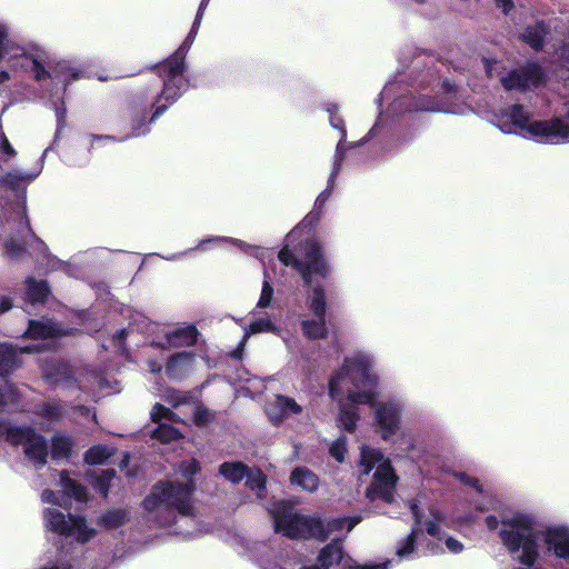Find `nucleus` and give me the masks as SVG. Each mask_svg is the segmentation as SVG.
<instances>
[{"mask_svg": "<svg viewBox=\"0 0 569 569\" xmlns=\"http://www.w3.org/2000/svg\"><path fill=\"white\" fill-rule=\"evenodd\" d=\"M342 159H343V156H342V153H340V146L338 144L336 157H335L333 169H332V172L328 180V188L326 190H323L322 192H320V194L317 197V199L315 201L313 208L320 212L331 194V190L329 188H331V186L335 183V179L340 170Z\"/></svg>", "mask_w": 569, "mask_h": 569, "instance_id": "32", "label": "nucleus"}, {"mask_svg": "<svg viewBox=\"0 0 569 569\" xmlns=\"http://www.w3.org/2000/svg\"><path fill=\"white\" fill-rule=\"evenodd\" d=\"M422 533L421 528L412 527L410 533L400 541V546L397 549V556L400 558L406 557L413 552L418 537Z\"/></svg>", "mask_w": 569, "mask_h": 569, "instance_id": "43", "label": "nucleus"}, {"mask_svg": "<svg viewBox=\"0 0 569 569\" xmlns=\"http://www.w3.org/2000/svg\"><path fill=\"white\" fill-rule=\"evenodd\" d=\"M74 441L70 436L56 432L51 437L50 455L52 460L69 459L72 456Z\"/></svg>", "mask_w": 569, "mask_h": 569, "instance_id": "23", "label": "nucleus"}, {"mask_svg": "<svg viewBox=\"0 0 569 569\" xmlns=\"http://www.w3.org/2000/svg\"><path fill=\"white\" fill-rule=\"evenodd\" d=\"M117 472L114 469L102 470L99 476L96 477L93 488L103 497L107 498L111 487V481L116 478Z\"/></svg>", "mask_w": 569, "mask_h": 569, "instance_id": "41", "label": "nucleus"}, {"mask_svg": "<svg viewBox=\"0 0 569 569\" xmlns=\"http://www.w3.org/2000/svg\"><path fill=\"white\" fill-rule=\"evenodd\" d=\"M129 521V512L124 508H112L104 511L97 519V525L107 530H114Z\"/></svg>", "mask_w": 569, "mask_h": 569, "instance_id": "24", "label": "nucleus"}, {"mask_svg": "<svg viewBox=\"0 0 569 569\" xmlns=\"http://www.w3.org/2000/svg\"><path fill=\"white\" fill-rule=\"evenodd\" d=\"M11 41L9 39L8 29L0 23V61L9 53L11 50L10 46Z\"/></svg>", "mask_w": 569, "mask_h": 569, "instance_id": "51", "label": "nucleus"}, {"mask_svg": "<svg viewBox=\"0 0 569 569\" xmlns=\"http://www.w3.org/2000/svg\"><path fill=\"white\" fill-rule=\"evenodd\" d=\"M151 436L162 443H169L183 437L178 428L169 423H159L158 427L152 431Z\"/></svg>", "mask_w": 569, "mask_h": 569, "instance_id": "36", "label": "nucleus"}, {"mask_svg": "<svg viewBox=\"0 0 569 569\" xmlns=\"http://www.w3.org/2000/svg\"><path fill=\"white\" fill-rule=\"evenodd\" d=\"M398 477L391 465L390 459H386L377 466L372 476V482L366 489V498L370 501L381 499L386 503L393 501V489Z\"/></svg>", "mask_w": 569, "mask_h": 569, "instance_id": "9", "label": "nucleus"}, {"mask_svg": "<svg viewBox=\"0 0 569 569\" xmlns=\"http://www.w3.org/2000/svg\"><path fill=\"white\" fill-rule=\"evenodd\" d=\"M375 419L383 440L390 439L400 429V411L393 403H380L377 407Z\"/></svg>", "mask_w": 569, "mask_h": 569, "instance_id": "13", "label": "nucleus"}, {"mask_svg": "<svg viewBox=\"0 0 569 569\" xmlns=\"http://www.w3.org/2000/svg\"><path fill=\"white\" fill-rule=\"evenodd\" d=\"M42 501L52 503V505H60L58 501L57 493L53 490L46 489L42 491L41 495Z\"/></svg>", "mask_w": 569, "mask_h": 569, "instance_id": "59", "label": "nucleus"}, {"mask_svg": "<svg viewBox=\"0 0 569 569\" xmlns=\"http://www.w3.org/2000/svg\"><path fill=\"white\" fill-rule=\"evenodd\" d=\"M329 453L332 458H335L339 463L345 461V457L347 453V438L346 436H340L337 438L329 448Z\"/></svg>", "mask_w": 569, "mask_h": 569, "instance_id": "46", "label": "nucleus"}, {"mask_svg": "<svg viewBox=\"0 0 569 569\" xmlns=\"http://www.w3.org/2000/svg\"><path fill=\"white\" fill-rule=\"evenodd\" d=\"M23 452L36 467H44L49 455L47 439L36 431V436L31 437V440L26 443Z\"/></svg>", "mask_w": 569, "mask_h": 569, "instance_id": "17", "label": "nucleus"}, {"mask_svg": "<svg viewBox=\"0 0 569 569\" xmlns=\"http://www.w3.org/2000/svg\"><path fill=\"white\" fill-rule=\"evenodd\" d=\"M276 406L280 411L281 419L290 415H299L302 412V408L293 398L287 396H278Z\"/></svg>", "mask_w": 569, "mask_h": 569, "instance_id": "42", "label": "nucleus"}, {"mask_svg": "<svg viewBox=\"0 0 569 569\" xmlns=\"http://www.w3.org/2000/svg\"><path fill=\"white\" fill-rule=\"evenodd\" d=\"M350 569H388V562L375 565H357Z\"/></svg>", "mask_w": 569, "mask_h": 569, "instance_id": "63", "label": "nucleus"}, {"mask_svg": "<svg viewBox=\"0 0 569 569\" xmlns=\"http://www.w3.org/2000/svg\"><path fill=\"white\" fill-rule=\"evenodd\" d=\"M21 366V359L12 345L0 343V377L12 375Z\"/></svg>", "mask_w": 569, "mask_h": 569, "instance_id": "20", "label": "nucleus"}, {"mask_svg": "<svg viewBox=\"0 0 569 569\" xmlns=\"http://www.w3.org/2000/svg\"><path fill=\"white\" fill-rule=\"evenodd\" d=\"M190 44L184 41L179 46V48L168 58L163 59L159 63H163L171 71L174 72H184L186 71V56L190 49Z\"/></svg>", "mask_w": 569, "mask_h": 569, "instance_id": "34", "label": "nucleus"}, {"mask_svg": "<svg viewBox=\"0 0 569 569\" xmlns=\"http://www.w3.org/2000/svg\"><path fill=\"white\" fill-rule=\"evenodd\" d=\"M110 457L107 447L102 445H94L90 447L83 456V461L89 466L103 465Z\"/></svg>", "mask_w": 569, "mask_h": 569, "instance_id": "39", "label": "nucleus"}, {"mask_svg": "<svg viewBox=\"0 0 569 569\" xmlns=\"http://www.w3.org/2000/svg\"><path fill=\"white\" fill-rule=\"evenodd\" d=\"M44 378L53 385H61L67 388L77 385V378L71 366L66 361H52L44 368Z\"/></svg>", "mask_w": 569, "mask_h": 569, "instance_id": "15", "label": "nucleus"}, {"mask_svg": "<svg viewBox=\"0 0 569 569\" xmlns=\"http://www.w3.org/2000/svg\"><path fill=\"white\" fill-rule=\"evenodd\" d=\"M158 79L152 80L142 90H150L152 103L150 107V121L159 119L189 88V80L184 72H174L163 63H154L149 68Z\"/></svg>", "mask_w": 569, "mask_h": 569, "instance_id": "3", "label": "nucleus"}, {"mask_svg": "<svg viewBox=\"0 0 569 569\" xmlns=\"http://www.w3.org/2000/svg\"><path fill=\"white\" fill-rule=\"evenodd\" d=\"M4 253L10 258L14 260H19L24 256L27 250V242L22 238H14L10 237L8 238L3 243Z\"/></svg>", "mask_w": 569, "mask_h": 569, "instance_id": "38", "label": "nucleus"}, {"mask_svg": "<svg viewBox=\"0 0 569 569\" xmlns=\"http://www.w3.org/2000/svg\"><path fill=\"white\" fill-rule=\"evenodd\" d=\"M150 90H142L138 93L132 94L126 106L124 117L130 127V133L119 141H124L129 138H138L146 136L150 132V124L154 121H150L148 97Z\"/></svg>", "mask_w": 569, "mask_h": 569, "instance_id": "8", "label": "nucleus"}, {"mask_svg": "<svg viewBox=\"0 0 569 569\" xmlns=\"http://www.w3.org/2000/svg\"><path fill=\"white\" fill-rule=\"evenodd\" d=\"M330 124L332 128L339 130L341 132V139H346L347 137V129L345 124V120L339 114H333L330 117Z\"/></svg>", "mask_w": 569, "mask_h": 569, "instance_id": "55", "label": "nucleus"}, {"mask_svg": "<svg viewBox=\"0 0 569 569\" xmlns=\"http://www.w3.org/2000/svg\"><path fill=\"white\" fill-rule=\"evenodd\" d=\"M426 531L431 537H438L440 533V526L436 521H427L426 523Z\"/></svg>", "mask_w": 569, "mask_h": 569, "instance_id": "62", "label": "nucleus"}, {"mask_svg": "<svg viewBox=\"0 0 569 569\" xmlns=\"http://www.w3.org/2000/svg\"><path fill=\"white\" fill-rule=\"evenodd\" d=\"M485 522L489 530H496L499 526V520L493 515L487 516Z\"/></svg>", "mask_w": 569, "mask_h": 569, "instance_id": "64", "label": "nucleus"}, {"mask_svg": "<svg viewBox=\"0 0 569 569\" xmlns=\"http://www.w3.org/2000/svg\"><path fill=\"white\" fill-rule=\"evenodd\" d=\"M51 69V79L61 82L64 87L82 77V71L72 66L68 60H60L54 64H49Z\"/></svg>", "mask_w": 569, "mask_h": 569, "instance_id": "19", "label": "nucleus"}, {"mask_svg": "<svg viewBox=\"0 0 569 569\" xmlns=\"http://www.w3.org/2000/svg\"><path fill=\"white\" fill-rule=\"evenodd\" d=\"M200 462L192 458L188 461H182L180 466V472L183 478H186L184 483H193L196 486L194 476L200 472Z\"/></svg>", "mask_w": 569, "mask_h": 569, "instance_id": "45", "label": "nucleus"}, {"mask_svg": "<svg viewBox=\"0 0 569 569\" xmlns=\"http://www.w3.org/2000/svg\"><path fill=\"white\" fill-rule=\"evenodd\" d=\"M303 539L316 538L323 542L329 538V530L320 518L305 517Z\"/></svg>", "mask_w": 569, "mask_h": 569, "instance_id": "30", "label": "nucleus"}, {"mask_svg": "<svg viewBox=\"0 0 569 569\" xmlns=\"http://www.w3.org/2000/svg\"><path fill=\"white\" fill-rule=\"evenodd\" d=\"M247 485L252 490H264L266 489V476L259 471L257 476L248 478Z\"/></svg>", "mask_w": 569, "mask_h": 569, "instance_id": "52", "label": "nucleus"}, {"mask_svg": "<svg viewBox=\"0 0 569 569\" xmlns=\"http://www.w3.org/2000/svg\"><path fill=\"white\" fill-rule=\"evenodd\" d=\"M43 525L48 531L80 545L88 543L97 536V530L88 526L84 516L64 513L56 508L43 510Z\"/></svg>", "mask_w": 569, "mask_h": 569, "instance_id": "6", "label": "nucleus"}, {"mask_svg": "<svg viewBox=\"0 0 569 569\" xmlns=\"http://www.w3.org/2000/svg\"><path fill=\"white\" fill-rule=\"evenodd\" d=\"M497 8H500L502 12L508 16L515 8L513 0H493Z\"/></svg>", "mask_w": 569, "mask_h": 569, "instance_id": "58", "label": "nucleus"}, {"mask_svg": "<svg viewBox=\"0 0 569 569\" xmlns=\"http://www.w3.org/2000/svg\"><path fill=\"white\" fill-rule=\"evenodd\" d=\"M151 420L161 423V420L177 421V413L170 408L157 402L151 410Z\"/></svg>", "mask_w": 569, "mask_h": 569, "instance_id": "44", "label": "nucleus"}, {"mask_svg": "<svg viewBox=\"0 0 569 569\" xmlns=\"http://www.w3.org/2000/svg\"><path fill=\"white\" fill-rule=\"evenodd\" d=\"M459 479L463 485L473 488L477 492L481 493L483 491L482 485L478 478L468 476L467 473H460Z\"/></svg>", "mask_w": 569, "mask_h": 569, "instance_id": "53", "label": "nucleus"}, {"mask_svg": "<svg viewBox=\"0 0 569 569\" xmlns=\"http://www.w3.org/2000/svg\"><path fill=\"white\" fill-rule=\"evenodd\" d=\"M199 331L196 326L190 325L182 328H177L166 335L167 343L170 347H190L194 346L198 341Z\"/></svg>", "mask_w": 569, "mask_h": 569, "instance_id": "18", "label": "nucleus"}, {"mask_svg": "<svg viewBox=\"0 0 569 569\" xmlns=\"http://www.w3.org/2000/svg\"><path fill=\"white\" fill-rule=\"evenodd\" d=\"M274 528L290 539H298L303 536L305 516L292 511L286 503L278 506L273 512Z\"/></svg>", "mask_w": 569, "mask_h": 569, "instance_id": "11", "label": "nucleus"}, {"mask_svg": "<svg viewBox=\"0 0 569 569\" xmlns=\"http://www.w3.org/2000/svg\"><path fill=\"white\" fill-rule=\"evenodd\" d=\"M8 62L13 69L19 67L24 71L31 70L33 79L38 82L51 79V69L46 68L44 61L40 54L22 52L21 54L11 56Z\"/></svg>", "mask_w": 569, "mask_h": 569, "instance_id": "14", "label": "nucleus"}, {"mask_svg": "<svg viewBox=\"0 0 569 569\" xmlns=\"http://www.w3.org/2000/svg\"><path fill=\"white\" fill-rule=\"evenodd\" d=\"M22 336L24 338L38 340L53 338L57 336V332L53 326L43 323L39 320L30 319L28 322V328Z\"/></svg>", "mask_w": 569, "mask_h": 569, "instance_id": "31", "label": "nucleus"}, {"mask_svg": "<svg viewBox=\"0 0 569 569\" xmlns=\"http://www.w3.org/2000/svg\"><path fill=\"white\" fill-rule=\"evenodd\" d=\"M346 523V518H336V519H332L331 521L328 522V530H329V533L331 531H338V530H342L343 529V526Z\"/></svg>", "mask_w": 569, "mask_h": 569, "instance_id": "60", "label": "nucleus"}, {"mask_svg": "<svg viewBox=\"0 0 569 569\" xmlns=\"http://www.w3.org/2000/svg\"><path fill=\"white\" fill-rule=\"evenodd\" d=\"M386 459L381 450L368 446L361 447L360 466L363 467L365 475H369L376 465L378 466Z\"/></svg>", "mask_w": 569, "mask_h": 569, "instance_id": "35", "label": "nucleus"}, {"mask_svg": "<svg viewBox=\"0 0 569 569\" xmlns=\"http://www.w3.org/2000/svg\"><path fill=\"white\" fill-rule=\"evenodd\" d=\"M302 248V257L299 259L288 246H284L278 253L279 261L283 266L295 269L307 287L311 286L315 277L329 278L332 268L326 257L323 246L315 239H307Z\"/></svg>", "mask_w": 569, "mask_h": 569, "instance_id": "4", "label": "nucleus"}, {"mask_svg": "<svg viewBox=\"0 0 569 569\" xmlns=\"http://www.w3.org/2000/svg\"><path fill=\"white\" fill-rule=\"evenodd\" d=\"M545 80V72L537 62H528L523 67L510 70L501 78V84L507 91L525 92L530 86L539 87Z\"/></svg>", "mask_w": 569, "mask_h": 569, "instance_id": "10", "label": "nucleus"}, {"mask_svg": "<svg viewBox=\"0 0 569 569\" xmlns=\"http://www.w3.org/2000/svg\"><path fill=\"white\" fill-rule=\"evenodd\" d=\"M342 557V545L339 540L335 539L319 551L317 560L323 569H329L333 565H339Z\"/></svg>", "mask_w": 569, "mask_h": 569, "instance_id": "25", "label": "nucleus"}, {"mask_svg": "<svg viewBox=\"0 0 569 569\" xmlns=\"http://www.w3.org/2000/svg\"><path fill=\"white\" fill-rule=\"evenodd\" d=\"M506 117L512 126L526 130L532 137L545 138L551 142L569 140V123L561 118L529 122L530 114L520 103L511 104L506 112Z\"/></svg>", "mask_w": 569, "mask_h": 569, "instance_id": "5", "label": "nucleus"}, {"mask_svg": "<svg viewBox=\"0 0 569 569\" xmlns=\"http://www.w3.org/2000/svg\"><path fill=\"white\" fill-rule=\"evenodd\" d=\"M547 551L557 558L569 562V528L566 526H551L542 531Z\"/></svg>", "mask_w": 569, "mask_h": 569, "instance_id": "12", "label": "nucleus"}, {"mask_svg": "<svg viewBox=\"0 0 569 569\" xmlns=\"http://www.w3.org/2000/svg\"><path fill=\"white\" fill-rule=\"evenodd\" d=\"M249 329L251 333L272 332L276 330V326L269 319H258L250 323Z\"/></svg>", "mask_w": 569, "mask_h": 569, "instance_id": "47", "label": "nucleus"}, {"mask_svg": "<svg viewBox=\"0 0 569 569\" xmlns=\"http://www.w3.org/2000/svg\"><path fill=\"white\" fill-rule=\"evenodd\" d=\"M219 473L232 483H239L244 477H249V467L241 462H223L219 466Z\"/></svg>", "mask_w": 569, "mask_h": 569, "instance_id": "29", "label": "nucleus"}, {"mask_svg": "<svg viewBox=\"0 0 569 569\" xmlns=\"http://www.w3.org/2000/svg\"><path fill=\"white\" fill-rule=\"evenodd\" d=\"M60 486L68 497H72L79 502H87L88 493L86 486L70 478L68 470L60 471Z\"/></svg>", "mask_w": 569, "mask_h": 569, "instance_id": "27", "label": "nucleus"}, {"mask_svg": "<svg viewBox=\"0 0 569 569\" xmlns=\"http://www.w3.org/2000/svg\"><path fill=\"white\" fill-rule=\"evenodd\" d=\"M196 359V352L184 350L171 355L166 362V375L170 379H181Z\"/></svg>", "mask_w": 569, "mask_h": 569, "instance_id": "16", "label": "nucleus"}, {"mask_svg": "<svg viewBox=\"0 0 569 569\" xmlns=\"http://www.w3.org/2000/svg\"><path fill=\"white\" fill-rule=\"evenodd\" d=\"M40 173V170L31 173H20L17 170H11L4 173L1 179L0 183L6 189L19 192L20 190L26 192V183L33 181Z\"/></svg>", "mask_w": 569, "mask_h": 569, "instance_id": "22", "label": "nucleus"}, {"mask_svg": "<svg viewBox=\"0 0 569 569\" xmlns=\"http://www.w3.org/2000/svg\"><path fill=\"white\" fill-rule=\"evenodd\" d=\"M307 303L315 318L300 322L302 335L311 341L327 339L329 336L326 320L328 303L326 289L322 284H316L311 288Z\"/></svg>", "mask_w": 569, "mask_h": 569, "instance_id": "7", "label": "nucleus"}, {"mask_svg": "<svg viewBox=\"0 0 569 569\" xmlns=\"http://www.w3.org/2000/svg\"><path fill=\"white\" fill-rule=\"evenodd\" d=\"M196 492L193 483H182L172 480H159L141 502L142 508L148 512L156 511L163 506L167 511L174 510L184 517L194 516L192 496Z\"/></svg>", "mask_w": 569, "mask_h": 569, "instance_id": "2", "label": "nucleus"}, {"mask_svg": "<svg viewBox=\"0 0 569 569\" xmlns=\"http://www.w3.org/2000/svg\"><path fill=\"white\" fill-rule=\"evenodd\" d=\"M349 378L355 390H348L347 398L356 405H371L378 397V378L371 373L370 362L366 358H346L341 368L329 379V393L341 396V382Z\"/></svg>", "mask_w": 569, "mask_h": 569, "instance_id": "1", "label": "nucleus"}, {"mask_svg": "<svg viewBox=\"0 0 569 569\" xmlns=\"http://www.w3.org/2000/svg\"><path fill=\"white\" fill-rule=\"evenodd\" d=\"M37 413L50 421H59L63 417V407L59 401H48L39 406Z\"/></svg>", "mask_w": 569, "mask_h": 569, "instance_id": "40", "label": "nucleus"}, {"mask_svg": "<svg viewBox=\"0 0 569 569\" xmlns=\"http://www.w3.org/2000/svg\"><path fill=\"white\" fill-rule=\"evenodd\" d=\"M446 546L453 553H459L463 549V545L459 540H457L452 537H448L446 539Z\"/></svg>", "mask_w": 569, "mask_h": 569, "instance_id": "57", "label": "nucleus"}, {"mask_svg": "<svg viewBox=\"0 0 569 569\" xmlns=\"http://www.w3.org/2000/svg\"><path fill=\"white\" fill-rule=\"evenodd\" d=\"M290 481L309 492L316 491L319 486L318 476L306 467L295 468L290 475Z\"/></svg>", "mask_w": 569, "mask_h": 569, "instance_id": "26", "label": "nucleus"}, {"mask_svg": "<svg viewBox=\"0 0 569 569\" xmlns=\"http://www.w3.org/2000/svg\"><path fill=\"white\" fill-rule=\"evenodd\" d=\"M360 419L358 409L355 407L341 408L338 415V426L348 432H353Z\"/></svg>", "mask_w": 569, "mask_h": 569, "instance_id": "37", "label": "nucleus"}, {"mask_svg": "<svg viewBox=\"0 0 569 569\" xmlns=\"http://www.w3.org/2000/svg\"><path fill=\"white\" fill-rule=\"evenodd\" d=\"M127 337H128V331L126 329H120V330H117L116 333L113 335L112 341L119 348H124Z\"/></svg>", "mask_w": 569, "mask_h": 569, "instance_id": "56", "label": "nucleus"}, {"mask_svg": "<svg viewBox=\"0 0 569 569\" xmlns=\"http://www.w3.org/2000/svg\"><path fill=\"white\" fill-rule=\"evenodd\" d=\"M13 307V300L9 296H0V313H4L11 310Z\"/></svg>", "mask_w": 569, "mask_h": 569, "instance_id": "61", "label": "nucleus"}, {"mask_svg": "<svg viewBox=\"0 0 569 569\" xmlns=\"http://www.w3.org/2000/svg\"><path fill=\"white\" fill-rule=\"evenodd\" d=\"M213 416L204 407H197L193 412V422L197 427H206L211 422Z\"/></svg>", "mask_w": 569, "mask_h": 569, "instance_id": "49", "label": "nucleus"}, {"mask_svg": "<svg viewBox=\"0 0 569 569\" xmlns=\"http://www.w3.org/2000/svg\"><path fill=\"white\" fill-rule=\"evenodd\" d=\"M320 217H321V212L313 208V210L311 212H309L303 218V220L301 221V224L305 228H310V229L315 228L318 224V222L320 221Z\"/></svg>", "mask_w": 569, "mask_h": 569, "instance_id": "54", "label": "nucleus"}, {"mask_svg": "<svg viewBox=\"0 0 569 569\" xmlns=\"http://www.w3.org/2000/svg\"><path fill=\"white\" fill-rule=\"evenodd\" d=\"M408 507L410 509V512L413 518V526L417 528H421L422 519H423V512L420 508L419 501L417 499H410L408 501Z\"/></svg>", "mask_w": 569, "mask_h": 569, "instance_id": "50", "label": "nucleus"}, {"mask_svg": "<svg viewBox=\"0 0 569 569\" xmlns=\"http://www.w3.org/2000/svg\"><path fill=\"white\" fill-rule=\"evenodd\" d=\"M27 300L34 303H43L47 301L50 295V287L46 280H37L34 278H28L27 281Z\"/></svg>", "mask_w": 569, "mask_h": 569, "instance_id": "28", "label": "nucleus"}, {"mask_svg": "<svg viewBox=\"0 0 569 569\" xmlns=\"http://www.w3.org/2000/svg\"><path fill=\"white\" fill-rule=\"evenodd\" d=\"M272 297H273V287L271 286V283L268 280H264L262 283V290H261V295H260L259 301L257 303V307L261 308V309L269 307L271 303Z\"/></svg>", "mask_w": 569, "mask_h": 569, "instance_id": "48", "label": "nucleus"}, {"mask_svg": "<svg viewBox=\"0 0 569 569\" xmlns=\"http://www.w3.org/2000/svg\"><path fill=\"white\" fill-rule=\"evenodd\" d=\"M549 33V29L545 21H538L533 26H528L521 33V40L531 49L539 51L543 48L545 39Z\"/></svg>", "mask_w": 569, "mask_h": 569, "instance_id": "21", "label": "nucleus"}, {"mask_svg": "<svg viewBox=\"0 0 569 569\" xmlns=\"http://www.w3.org/2000/svg\"><path fill=\"white\" fill-rule=\"evenodd\" d=\"M6 439L12 446L24 445L36 436V429L32 427L9 426L6 428Z\"/></svg>", "mask_w": 569, "mask_h": 569, "instance_id": "33", "label": "nucleus"}]
</instances>
